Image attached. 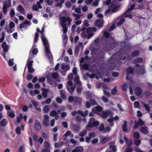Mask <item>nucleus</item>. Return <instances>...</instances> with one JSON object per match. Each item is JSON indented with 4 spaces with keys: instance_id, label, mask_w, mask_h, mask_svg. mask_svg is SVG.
I'll list each match as a JSON object with an SVG mask.
<instances>
[{
    "instance_id": "nucleus-26",
    "label": "nucleus",
    "mask_w": 152,
    "mask_h": 152,
    "mask_svg": "<svg viewBox=\"0 0 152 152\" xmlns=\"http://www.w3.org/2000/svg\"><path fill=\"white\" fill-rule=\"evenodd\" d=\"M140 52L139 50H135L132 52L131 54V56L133 57H137L139 55Z\"/></svg>"
},
{
    "instance_id": "nucleus-11",
    "label": "nucleus",
    "mask_w": 152,
    "mask_h": 152,
    "mask_svg": "<svg viewBox=\"0 0 152 152\" xmlns=\"http://www.w3.org/2000/svg\"><path fill=\"white\" fill-rule=\"evenodd\" d=\"M44 119L43 121V126H47L49 125V116L47 115H44Z\"/></svg>"
},
{
    "instance_id": "nucleus-6",
    "label": "nucleus",
    "mask_w": 152,
    "mask_h": 152,
    "mask_svg": "<svg viewBox=\"0 0 152 152\" xmlns=\"http://www.w3.org/2000/svg\"><path fill=\"white\" fill-rule=\"evenodd\" d=\"M135 69H137L136 73L138 75H143L146 73V71L144 65H140L138 68Z\"/></svg>"
},
{
    "instance_id": "nucleus-8",
    "label": "nucleus",
    "mask_w": 152,
    "mask_h": 152,
    "mask_svg": "<svg viewBox=\"0 0 152 152\" xmlns=\"http://www.w3.org/2000/svg\"><path fill=\"white\" fill-rule=\"evenodd\" d=\"M15 26L14 23L13 22L11 21L9 23V28L10 29H8V26H7L4 28V30L8 33H11L13 32V31L11 29L13 28Z\"/></svg>"
},
{
    "instance_id": "nucleus-19",
    "label": "nucleus",
    "mask_w": 152,
    "mask_h": 152,
    "mask_svg": "<svg viewBox=\"0 0 152 152\" xmlns=\"http://www.w3.org/2000/svg\"><path fill=\"white\" fill-rule=\"evenodd\" d=\"M78 100H79V99L77 97H73L72 96H70L68 98V101L70 103L73 101L77 102Z\"/></svg>"
},
{
    "instance_id": "nucleus-59",
    "label": "nucleus",
    "mask_w": 152,
    "mask_h": 152,
    "mask_svg": "<svg viewBox=\"0 0 152 152\" xmlns=\"http://www.w3.org/2000/svg\"><path fill=\"white\" fill-rule=\"evenodd\" d=\"M104 126L103 124H101L99 126V130L100 131H104Z\"/></svg>"
},
{
    "instance_id": "nucleus-9",
    "label": "nucleus",
    "mask_w": 152,
    "mask_h": 152,
    "mask_svg": "<svg viewBox=\"0 0 152 152\" xmlns=\"http://www.w3.org/2000/svg\"><path fill=\"white\" fill-rule=\"evenodd\" d=\"M126 72H127L126 79V80H129L130 78L129 76V74H131L133 75L134 74V68L130 67H129L126 69Z\"/></svg>"
},
{
    "instance_id": "nucleus-64",
    "label": "nucleus",
    "mask_w": 152,
    "mask_h": 152,
    "mask_svg": "<svg viewBox=\"0 0 152 152\" xmlns=\"http://www.w3.org/2000/svg\"><path fill=\"white\" fill-rule=\"evenodd\" d=\"M88 34V36H87V38L88 39H90L94 35V34L93 33L89 32L88 33H87Z\"/></svg>"
},
{
    "instance_id": "nucleus-32",
    "label": "nucleus",
    "mask_w": 152,
    "mask_h": 152,
    "mask_svg": "<svg viewBox=\"0 0 152 152\" xmlns=\"http://www.w3.org/2000/svg\"><path fill=\"white\" fill-rule=\"evenodd\" d=\"M134 143L135 145L137 146H138L141 143V140L140 139H135L134 140Z\"/></svg>"
},
{
    "instance_id": "nucleus-15",
    "label": "nucleus",
    "mask_w": 152,
    "mask_h": 152,
    "mask_svg": "<svg viewBox=\"0 0 152 152\" xmlns=\"http://www.w3.org/2000/svg\"><path fill=\"white\" fill-rule=\"evenodd\" d=\"M84 149L82 146H78L73 149L72 152H83Z\"/></svg>"
},
{
    "instance_id": "nucleus-4",
    "label": "nucleus",
    "mask_w": 152,
    "mask_h": 152,
    "mask_svg": "<svg viewBox=\"0 0 152 152\" xmlns=\"http://www.w3.org/2000/svg\"><path fill=\"white\" fill-rule=\"evenodd\" d=\"M100 124L99 122L98 121H95V119L94 118H91L89 119V121L88 122V124L86 126L89 127L91 128L94 126H98Z\"/></svg>"
},
{
    "instance_id": "nucleus-36",
    "label": "nucleus",
    "mask_w": 152,
    "mask_h": 152,
    "mask_svg": "<svg viewBox=\"0 0 152 152\" xmlns=\"http://www.w3.org/2000/svg\"><path fill=\"white\" fill-rule=\"evenodd\" d=\"M58 114V113L56 111L53 110L50 113V115L51 116H55Z\"/></svg>"
},
{
    "instance_id": "nucleus-47",
    "label": "nucleus",
    "mask_w": 152,
    "mask_h": 152,
    "mask_svg": "<svg viewBox=\"0 0 152 152\" xmlns=\"http://www.w3.org/2000/svg\"><path fill=\"white\" fill-rule=\"evenodd\" d=\"M39 37V34L38 33H35L34 38V42H37L38 40Z\"/></svg>"
},
{
    "instance_id": "nucleus-53",
    "label": "nucleus",
    "mask_w": 152,
    "mask_h": 152,
    "mask_svg": "<svg viewBox=\"0 0 152 152\" xmlns=\"http://www.w3.org/2000/svg\"><path fill=\"white\" fill-rule=\"evenodd\" d=\"M15 132L16 134H20L21 132L20 128L19 127H17L15 129Z\"/></svg>"
},
{
    "instance_id": "nucleus-43",
    "label": "nucleus",
    "mask_w": 152,
    "mask_h": 152,
    "mask_svg": "<svg viewBox=\"0 0 152 152\" xmlns=\"http://www.w3.org/2000/svg\"><path fill=\"white\" fill-rule=\"evenodd\" d=\"M138 122L139 124L141 126H142L143 125L145 122L144 121H143L141 119V118H139Z\"/></svg>"
},
{
    "instance_id": "nucleus-22",
    "label": "nucleus",
    "mask_w": 152,
    "mask_h": 152,
    "mask_svg": "<svg viewBox=\"0 0 152 152\" xmlns=\"http://www.w3.org/2000/svg\"><path fill=\"white\" fill-rule=\"evenodd\" d=\"M127 125V122L126 121H124V124L122 126V128L123 131L124 132H126L128 131L127 128H126Z\"/></svg>"
},
{
    "instance_id": "nucleus-23",
    "label": "nucleus",
    "mask_w": 152,
    "mask_h": 152,
    "mask_svg": "<svg viewBox=\"0 0 152 152\" xmlns=\"http://www.w3.org/2000/svg\"><path fill=\"white\" fill-rule=\"evenodd\" d=\"M109 114V111H107V112L103 111L100 115L102 118L105 119L107 118V115Z\"/></svg>"
},
{
    "instance_id": "nucleus-51",
    "label": "nucleus",
    "mask_w": 152,
    "mask_h": 152,
    "mask_svg": "<svg viewBox=\"0 0 152 152\" xmlns=\"http://www.w3.org/2000/svg\"><path fill=\"white\" fill-rule=\"evenodd\" d=\"M27 67L28 68V72L32 73L34 72V69L32 66H29Z\"/></svg>"
},
{
    "instance_id": "nucleus-61",
    "label": "nucleus",
    "mask_w": 152,
    "mask_h": 152,
    "mask_svg": "<svg viewBox=\"0 0 152 152\" xmlns=\"http://www.w3.org/2000/svg\"><path fill=\"white\" fill-rule=\"evenodd\" d=\"M139 102L137 101L134 102V106L135 108H138L139 105Z\"/></svg>"
},
{
    "instance_id": "nucleus-52",
    "label": "nucleus",
    "mask_w": 152,
    "mask_h": 152,
    "mask_svg": "<svg viewBox=\"0 0 152 152\" xmlns=\"http://www.w3.org/2000/svg\"><path fill=\"white\" fill-rule=\"evenodd\" d=\"M38 50L36 48H33L32 50V53L33 55H36L38 53Z\"/></svg>"
},
{
    "instance_id": "nucleus-60",
    "label": "nucleus",
    "mask_w": 152,
    "mask_h": 152,
    "mask_svg": "<svg viewBox=\"0 0 152 152\" xmlns=\"http://www.w3.org/2000/svg\"><path fill=\"white\" fill-rule=\"evenodd\" d=\"M51 99L50 98H48L45 101V102H43L42 104H43L44 103H45L47 104H49L51 102Z\"/></svg>"
},
{
    "instance_id": "nucleus-46",
    "label": "nucleus",
    "mask_w": 152,
    "mask_h": 152,
    "mask_svg": "<svg viewBox=\"0 0 152 152\" xmlns=\"http://www.w3.org/2000/svg\"><path fill=\"white\" fill-rule=\"evenodd\" d=\"M112 75L114 77H116L119 76V73L117 72H112Z\"/></svg>"
},
{
    "instance_id": "nucleus-31",
    "label": "nucleus",
    "mask_w": 152,
    "mask_h": 152,
    "mask_svg": "<svg viewBox=\"0 0 152 152\" xmlns=\"http://www.w3.org/2000/svg\"><path fill=\"white\" fill-rule=\"evenodd\" d=\"M116 86H115L111 90V93L112 95L115 96L117 94V90L116 89Z\"/></svg>"
},
{
    "instance_id": "nucleus-35",
    "label": "nucleus",
    "mask_w": 152,
    "mask_h": 152,
    "mask_svg": "<svg viewBox=\"0 0 152 152\" xmlns=\"http://www.w3.org/2000/svg\"><path fill=\"white\" fill-rule=\"evenodd\" d=\"M125 19L124 18H122L120 19L117 23V26H120L123 24L124 22Z\"/></svg>"
},
{
    "instance_id": "nucleus-3",
    "label": "nucleus",
    "mask_w": 152,
    "mask_h": 152,
    "mask_svg": "<svg viewBox=\"0 0 152 152\" xmlns=\"http://www.w3.org/2000/svg\"><path fill=\"white\" fill-rule=\"evenodd\" d=\"M60 20L61 22V25L62 27L63 33L66 34L67 32L68 28L65 23L67 21L68 24H70L72 20L69 17L67 18L62 17L60 18Z\"/></svg>"
},
{
    "instance_id": "nucleus-33",
    "label": "nucleus",
    "mask_w": 152,
    "mask_h": 152,
    "mask_svg": "<svg viewBox=\"0 0 152 152\" xmlns=\"http://www.w3.org/2000/svg\"><path fill=\"white\" fill-rule=\"evenodd\" d=\"M143 106L147 112L150 111L151 108L148 104H143Z\"/></svg>"
},
{
    "instance_id": "nucleus-40",
    "label": "nucleus",
    "mask_w": 152,
    "mask_h": 152,
    "mask_svg": "<svg viewBox=\"0 0 152 152\" xmlns=\"http://www.w3.org/2000/svg\"><path fill=\"white\" fill-rule=\"evenodd\" d=\"M72 15L73 16L75 17V20H78L79 19L81 16L80 15L76 14L75 13H73L72 14Z\"/></svg>"
},
{
    "instance_id": "nucleus-38",
    "label": "nucleus",
    "mask_w": 152,
    "mask_h": 152,
    "mask_svg": "<svg viewBox=\"0 0 152 152\" xmlns=\"http://www.w3.org/2000/svg\"><path fill=\"white\" fill-rule=\"evenodd\" d=\"M90 101L92 106L98 105V103L95 100L91 99L90 100Z\"/></svg>"
},
{
    "instance_id": "nucleus-16",
    "label": "nucleus",
    "mask_w": 152,
    "mask_h": 152,
    "mask_svg": "<svg viewBox=\"0 0 152 152\" xmlns=\"http://www.w3.org/2000/svg\"><path fill=\"white\" fill-rule=\"evenodd\" d=\"M42 94L44 98H45L47 97L48 93L49 91V90L47 88H42Z\"/></svg>"
},
{
    "instance_id": "nucleus-17",
    "label": "nucleus",
    "mask_w": 152,
    "mask_h": 152,
    "mask_svg": "<svg viewBox=\"0 0 152 152\" xmlns=\"http://www.w3.org/2000/svg\"><path fill=\"white\" fill-rule=\"evenodd\" d=\"M2 48L5 53L7 52L9 49V47L7 45V43L5 41H4L2 43Z\"/></svg>"
},
{
    "instance_id": "nucleus-5",
    "label": "nucleus",
    "mask_w": 152,
    "mask_h": 152,
    "mask_svg": "<svg viewBox=\"0 0 152 152\" xmlns=\"http://www.w3.org/2000/svg\"><path fill=\"white\" fill-rule=\"evenodd\" d=\"M108 145L109 146V147L107 151L111 152H116L117 151V147L115 146V141L109 142Z\"/></svg>"
},
{
    "instance_id": "nucleus-44",
    "label": "nucleus",
    "mask_w": 152,
    "mask_h": 152,
    "mask_svg": "<svg viewBox=\"0 0 152 152\" xmlns=\"http://www.w3.org/2000/svg\"><path fill=\"white\" fill-rule=\"evenodd\" d=\"M31 102L34 105V108L38 106L39 104L37 102L34 100H32Z\"/></svg>"
},
{
    "instance_id": "nucleus-20",
    "label": "nucleus",
    "mask_w": 152,
    "mask_h": 152,
    "mask_svg": "<svg viewBox=\"0 0 152 152\" xmlns=\"http://www.w3.org/2000/svg\"><path fill=\"white\" fill-rule=\"evenodd\" d=\"M34 129L36 130L39 131L41 129V124L39 121H37L34 124Z\"/></svg>"
},
{
    "instance_id": "nucleus-37",
    "label": "nucleus",
    "mask_w": 152,
    "mask_h": 152,
    "mask_svg": "<svg viewBox=\"0 0 152 152\" xmlns=\"http://www.w3.org/2000/svg\"><path fill=\"white\" fill-rule=\"evenodd\" d=\"M44 147L45 148L48 149L50 147V145L47 141H45L44 143Z\"/></svg>"
},
{
    "instance_id": "nucleus-29",
    "label": "nucleus",
    "mask_w": 152,
    "mask_h": 152,
    "mask_svg": "<svg viewBox=\"0 0 152 152\" xmlns=\"http://www.w3.org/2000/svg\"><path fill=\"white\" fill-rule=\"evenodd\" d=\"M50 8L48 7H47L46 9V12L49 14L50 17H52L53 14V12H50Z\"/></svg>"
},
{
    "instance_id": "nucleus-56",
    "label": "nucleus",
    "mask_w": 152,
    "mask_h": 152,
    "mask_svg": "<svg viewBox=\"0 0 152 152\" xmlns=\"http://www.w3.org/2000/svg\"><path fill=\"white\" fill-rule=\"evenodd\" d=\"M33 62V60H31L30 61H28L27 64V67L29 66H32V64Z\"/></svg>"
},
{
    "instance_id": "nucleus-2",
    "label": "nucleus",
    "mask_w": 152,
    "mask_h": 152,
    "mask_svg": "<svg viewBox=\"0 0 152 152\" xmlns=\"http://www.w3.org/2000/svg\"><path fill=\"white\" fill-rule=\"evenodd\" d=\"M42 41L45 47V50L46 53V56L50 59H53V56L51 53L50 52L49 47L48 44V41L44 37V35L42 34L41 36Z\"/></svg>"
},
{
    "instance_id": "nucleus-62",
    "label": "nucleus",
    "mask_w": 152,
    "mask_h": 152,
    "mask_svg": "<svg viewBox=\"0 0 152 152\" xmlns=\"http://www.w3.org/2000/svg\"><path fill=\"white\" fill-rule=\"evenodd\" d=\"M72 72L75 75H76L77 74V68L76 67H75L73 68Z\"/></svg>"
},
{
    "instance_id": "nucleus-13",
    "label": "nucleus",
    "mask_w": 152,
    "mask_h": 152,
    "mask_svg": "<svg viewBox=\"0 0 152 152\" xmlns=\"http://www.w3.org/2000/svg\"><path fill=\"white\" fill-rule=\"evenodd\" d=\"M100 142L101 143L102 145L104 144L110 140V139L109 138L106 137H104L102 136L100 137Z\"/></svg>"
},
{
    "instance_id": "nucleus-24",
    "label": "nucleus",
    "mask_w": 152,
    "mask_h": 152,
    "mask_svg": "<svg viewBox=\"0 0 152 152\" xmlns=\"http://www.w3.org/2000/svg\"><path fill=\"white\" fill-rule=\"evenodd\" d=\"M111 7L112 8L111 9V11L113 12H115L118 9L119 7V6L118 5H116V4H112L111 6Z\"/></svg>"
},
{
    "instance_id": "nucleus-54",
    "label": "nucleus",
    "mask_w": 152,
    "mask_h": 152,
    "mask_svg": "<svg viewBox=\"0 0 152 152\" xmlns=\"http://www.w3.org/2000/svg\"><path fill=\"white\" fill-rule=\"evenodd\" d=\"M8 116L10 117L13 118L15 116V115L13 112H10L8 114Z\"/></svg>"
},
{
    "instance_id": "nucleus-55",
    "label": "nucleus",
    "mask_w": 152,
    "mask_h": 152,
    "mask_svg": "<svg viewBox=\"0 0 152 152\" xmlns=\"http://www.w3.org/2000/svg\"><path fill=\"white\" fill-rule=\"evenodd\" d=\"M15 15L14 11L13 9H11L10 13V15L11 17H13Z\"/></svg>"
},
{
    "instance_id": "nucleus-42",
    "label": "nucleus",
    "mask_w": 152,
    "mask_h": 152,
    "mask_svg": "<svg viewBox=\"0 0 152 152\" xmlns=\"http://www.w3.org/2000/svg\"><path fill=\"white\" fill-rule=\"evenodd\" d=\"M51 74L52 75V77L53 79H56L58 77V74L56 72L52 73H51Z\"/></svg>"
},
{
    "instance_id": "nucleus-10",
    "label": "nucleus",
    "mask_w": 152,
    "mask_h": 152,
    "mask_svg": "<svg viewBox=\"0 0 152 152\" xmlns=\"http://www.w3.org/2000/svg\"><path fill=\"white\" fill-rule=\"evenodd\" d=\"M8 123V121L7 119L3 118L0 121V132H3V130L2 127L6 126Z\"/></svg>"
},
{
    "instance_id": "nucleus-30",
    "label": "nucleus",
    "mask_w": 152,
    "mask_h": 152,
    "mask_svg": "<svg viewBox=\"0 0 152 152\" xmlns=\"http://www.w3.org/2000/svg\"><path fill=\"white\" fill-rule=\"evenodd\" d=\"M73 129L76 131H78L80 129V126L79 125L77 124H74L73 125Z\"/></svg>"
},
{
    "instance_id": "nucleus-18",
    "label": "nucleus",
    "mask_w": 152,
    "mask_h": 152,
    "mask_svg": "<svg viewBox=\"0 0 152 152\" xmlns=\"http://www.w3.org/2000/svg\"><path fill=\"white\" fill-rule=\"evenodd\" d=\"M143 59L141 57H137L133 60L132 61V64H135L139 63L142 62L143 61Z\"/></svg>"
},
{
    "instance_id": "nucleus-48",
    "label": "nucleus",
    "mask_w": 152,
    "mask_h": 152,
    "mask_svg": "<svg viewBox=\"0 0 152 152\" xmlns=\"http://www.w3.org/2000/svg\"><path fill=\"white\" fill-rule=\"evenodd\" d=\"M146 83L148 86V89L150 90L151 91L152 89V84L151 83L147 82Z\"/></svg>"
},
{
    "instance_id": "nucleus-49",
    "label": "nucleus",
    "mask_w": 152,
    "mask_h": 152,
    "mask_svg": "<svg viewBox=\"0 0 152 152\" xmlns=\"http://www.w3.org/2000/svg\"><path fill=\"white\" fill-rule=\"evenodd\" d=\"M95 109L96 111L99 112L102 110V108L100 106H97L95 107Z\"/></svg>"
},
{
    "instance_id": "nucleus-25",
    "label": "nucleus",
    "mask_w": 152,
    "mask_h": 152,
    "mask_svg": "<svg viewBox=\"0 0 152 152\" xmlns=\"http://www.w3.org/2000/svg\"><path fill=\"white\" fill-rule=\"evenodd\" d=\"M97 30V28L94 27H88L87 28V33H88L92 32H95Z\"/></svg>"
},
{
    "instance_id": "nucleus-21",
    "label": "nucleus",
    "mask_w": 152,
    "mask_h": 152,
    "mask_svg": "<svg viewBox=\"0 0 152 152\" xmlns=\"http://www.w3.org/2000/svg\"><path fill=\"white\" fill-rule=\"evenodd\" d=\"M60 95L61 98L65 100L66 98V95L65 94V91L63 90H61L60 92Z\"/></svg>"
},
{
    "instance_id": "nucleus-7",
    "label": "nucleus",
    "mask_w": 152,
    "mask_h": 152,
    "mask_svg": "<svg viewBox=\"0 0 152 152\" xmlns=\"http://www.w3.org/2000/svg\"><path fill=\"white\" fill-rule=\"evenodd\" d=\"M104 21L103 19H98L95 20L94 22V26L100 28L103 26Z\"/></svg>"
},
{
    "instance_id": "nucleus-57",
    "label": "nucleus",
    "mask_w": 152,
    "mask_h": 152,
    "mask_svg": "<svg viewBox=\"0 0 152 152\" xmlns=\"http://www.w3.org/2000/svg\"><path fill=\"white\" fill-rule=\"evenodd\" d=\"M83 26L86 27H88L89 26L88 21L87 20H85L84 21Z\"/></svg>"
},
{
    "instance_id": "nucleus-63",
    "label": "nucleus",
    "mask_w": 152,
    "mask_h": 152,
    "mask_svg": "<svg viewBox=\"0 0 152 152\" xmlns=\"http://www.w3.org/2000/svg\"><path fill=\"white\" fill-rule=\"evenodd\" d=\"M117 107L119 109V111L123 112L124 111V110L122 108L121 104L120 103L118 104H117Z\"/></svg>"
},
{
    "instance_id": "nucleus-34",
    "label": "nucleus",
    "mask_w": 152,
    "mask_h": 152,
    "mask_svg": "<svg viewBox=\"0 0 152 152\" xmlns=\"http://www.w3.org/2000/svg\"><path fill=\"white\" fill-rule=\"evenodd\" d=\"M87 133V131L86 129H84L79 133V135L80 136L83 137L84 135L86 134Z\"/></svg>"
},
{
    "instance_id": "nucleus-58",
    "label": "nucleus",
    "mask_w": 152,
    "mask_h": 152,
    "mask_svg": "<svg viewBox=\"0 0 152 152\" xmlns=\"http://www.w3.org/2000/svg\"><path fill=\"white\" fill-rule=\"evenodd\" d=\"M103 91H104V95L106 96H107L108 97H109L111 95V94L109 92H108L107 91H105L104 90H103Z\"/></svg>"
},
{
    "instance_id": "nucleus-12",
    "label": "nucleus",
    "mask_w": 152,
    "mask_h": 152,
    "mask_svg": "<svg viewBox=\"0 0 152 152\" xmlns=\"http://www.w3.org/2000/svg\"><path fill=\"white\" fill-rule=\"evenodd\" d=\"M134 91V94L137 96L141 95L142 92V89L139 87H135Z\"/></svg>"
},
{
    "instance_id": "nucleus-39",
    "label": "nucleus",
    "mask_w": 152,
    "mask_h": 152,
    "mask_svg": "<svg viewBox=\"0 0 152 152\" xmlns=\"http://www.w3.org/2000/svg\"><path fill=\"white\" fill-rule=\"evenodd\" d=\"M50 107L47 105H45L43 109V111L45 113H47L49 110Z\"/></svg>"
},
{
    "instance_id": "nucleus-45",
    "label": "nucleus",
    "mask_w": 152,
    "mask_h": 152,
    "mask_svg": "<svg viewBox=\"0 0 152 152\" xmlns=\"http://www.w3.org/2000/svg\"><path fill=\"white\" fill-rule=\"evenodd\" d=\"M87 34L86 31L82 32V33L81 34V36L82 38L85 39L87 37Z\"/></svg>"
},
{
    "instance_id": "nucleus-41",
    "label": "nucleus",
    "mask_w": 152,
    "mask_h": 152,
    "mask_svg": "<svg viewBox=\"0 0 152 152\" xmlns=\"http://www.w3.org/2000/svg\"><path fill=\"white\" fill-rule=\"evenodd\" d=\"M139 125H140L138 123L137 121H134V124L133 127V129H136L138 128L139 127Z\"/></svg>"
},
{
    "instance_id": "nucleus-50",
    "label": "nucleus",
    "mask_w": 152,
    "mask_h": 152,
    "mask_svg": "<svg viewBox=\"0 0 152 152\" xmlns=\"http://www.w3.org/2000/svg\"><path fill=\"white\" fill-rule=\"evenodd\" d=\"M4 4L6 5L8 7H9L11 5V0H7Z\"/></svg>"
},
{
    "instance_id": "nucleus-1",
    "label": "nucleus",
    "mask_w": 152,
    "mask_h": 152,
    "mask_svg": "<svg viewBox=\"0 0 152 152\" xmlns=\"http://www.w3.org/2000/svg\"><path fill=\"white\" fill-rule=\"evenodd\" d=\"M119 53H116L115 55H114L112 57L110 58L108 60L109 62L113 64V66L112 68L109 67L112 69H113L115 68V61H116L118 62H120L121 63V60H124L126 59V56H125L122 58V56L119 55Z\"/></svg>"
},
{
    "instance_id": "nucleus-27",
    "label": "nucleus",
    "mask_w": 152,
    "mask_h": 152,
    "mask_svg": "<svg viewBox=\"0 0 152 152\" xmlns=\"http://www.w3.org/2000/svg\"><path fill=\"white\" fill-rule=\"evenodd\" d=\"M18 11L21 13L24 14H25V10L24 8L21 5H19L18 7Z\"/></svg>"
},
{
    "instance_id": "nucleus-28",
    "label": "nucleus",
    "mask_w": 152,
    "mask_h": 152,
    "mask_svg": "<svg viewBox=\"0 0 152 152\" xmlns=\"http://www.w3.org/2000/svg\"><path fill=\"white\" fill-rule=\"evenodd\" d=\"M133 137L135 139H139L140 137V134L138 132H134L133 134Z\"/></svg>"
},
{
    "instance_id": "nucleus-14",
    "label": "nucleus",
    "mask_w": 152,
    "mask_h": 152,
    "mask_svg": "<svg viewBox=\"0 0 152 152\" xmlns=\"http://www.w3.org/2000/svg\"><path fill=\"white\" fill-rule=\"evenodd\" d=\"M140 132L144 134H147L149 133L148 128L146 126H142L140 129Z\"/></svg>"
}]
</instances>
